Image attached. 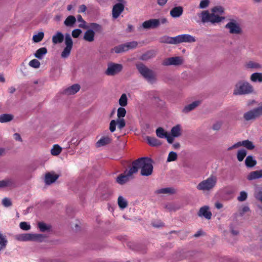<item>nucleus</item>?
<instances>
[{"instance_id": "1", "label": "nucleus", "mask_w": 262, "mask_h": 262, "mask_svg": "<svg viewBox=\"0 0 262 262\" xmlns=\"http://www.w3.org/2000/svg\"><path fill=\"white\" fill-rule=\"evenodd\" d=\"M224 12L225 9L223 7L216 6L212 8L210 11L204 10L198 13V15L203 23H209L215 25L225 20V17L222 16Z\"/></svg>"}, {"instance_id": "2", "label": "nucleus", "mask_w": 262, "mask_h": 262, "mask_svg": "<svg viewBox=\"0 0 262 262\" xmlns=\"http://www.w3.org/2000/svg\"><path fill=\"white\" fill-rule=\"evenodd\" d=\"M132 167H134L138 171L141 169V174L144 176H150L153 171V166L151 159L147 157H143L135 161Z\"/></svg>"}, {"instance_id": "3", "label": "nucleus", "mask_w": 262, "mask_h": 262, "mask_svg": "<svg viewBox=\"0 0 262 262\" xmlns=\"http://www.w3.org/2000/svg\"><path fill=\"white\" fill-rule=\"evenodd\" d=\"M217 183V177L211 174L206 179L201 181L197 185L196 189L204 193L209 192L213 190Z\"/></svg>"}, {"instance_id": "4", "label": "nucleus", "mask_w": 262, "mask_h": 262, "mask_svg": "<svg viewBox=\"0 0 262 262\" xmlns=\"http://www.w3.org/2000/svg\"><path fill=\"white\" fill-rule=\"evenodd\" d=\"M253 92V87L249 82L241 80L235 84L233 94L234 95H242L251 94Z\"/></svg>"}, {"instance_id": "5", "label": "nucleus", "mask_w": 262, "mask_h": 262, "mask_svg": "<svg viewBox=\"0 0 262 262\" xmlns=\"http://www.w3.org/2000/svg\"><path fill=\"white\" fill-rule=\"evenodd\" d=\"M136 67L139 73L149 83H153L156 82V75L152 70L142 63L137 64Z\"/></svg>"}, {"instance_id": "6", "label": "nucleus", "mask_w": 262, "mask_h": 262, "mask_svg": "<svg viewBox=\"0 0 262 262\" xmlns=\"http://www.w3.org/2000/svg\"><path fill=\"white\" fill-rule=\"evenodd\" d=\"M45 236L41 234L23 233L16 235L15 239L18 241L42 242Z\"/></svg>"}, {"instance_id": "7", "label": "nucleus", "mask_w": 262, "mask_h": 262, "mask_svg": "<svg viewBox=\"0 0 262 262\" xmlns=\"http://www.w3.org/2000/svg\"><path fill=\"white\" fill-rule=\"evenodd\" d=\"M136 172V169L131 167L129 170L125 171L123 173L117 177L116 182L120 185H123L131 179L133 178V175Z\"/></svg>"}, {"instance_id": "8", "label": "nucleus", "mask_w": 262, "mask_h": 262, "mask_svg": "<svg viewBox=\"0 0 262 262\" xmlns=\"http://www.w3.org/2000/svg\"><path fill=\"white\" fill-rule=\"evenodd\" d=\"M64 44L66 46L61 53V57L65 59L70 56L73 45L72 39L69 34H66Z\"/></svg>"}, {"instance_id": "9", "label": "nucleus", "mask_w": 262, "mask_h": 262, "mask_svg": "<svg viewBox=\"0 0 262 262\" xmlns=\"http://www.w3.org/2000/svg\"><path fill=\"white\" fill-rule=\"evenodd\" d=\"M231 34H239L242 33V29L239 23L234 19H230L229 21L225 26Z\"/></svg>"}, {"instance_id": "10", "label": "nucleus", "mask_w": 262, "mask_h": 262, "mask_svg": "<svg viewBox=\"0 0 262 262\" xmlns=\"http://www.w3.org/2000/svg\"><path fill=\"white\" fill-rule=\"evenodd\" d=\"M262 116V104L258 107L246 112L244 118L246 121L254 120Z\"/></svg>"}, {"instance_id": "11", "label": "nucleus", "mask_w": 262, "mask_h": 262, "mask_svg": "<svg viewBox=\"0 0 262 262\" xmlns=\"http://www.w3.org/2000/svg\"><path fill=\"white\" fill-rule=\"evenodd\" d=\"M167 22L165 18L160 20L158 19H150L145 21L142 24V27L145 29H151L157 28L160 24H164Z\"/></svg>"}, {"instance_id": "12", "label": "nucleus", "mask_w": 262, "mask_h": 262, "mask_svg": "<svg viewBox=\"0 0 262 262\" xmlns=\"http://www.w3.org/2000/svg\"><path fill=\"white\" fill-rule=\"evenodd\" d=\"M122 68V65L121 64L111 62L108 64L105 73L108 76H114L121 72Z\"/></svg>"}, {"instance_id": "13", "label": "nucleus", "mask_w": 262, "mask_h": 262, "mask_svg": "<svg viewBox=\"0 0 262 262\" xmlns=\"http://www.w3.org/2000/svg\"><path fill=\"white\" fill-rule=\"evenodd\" d=\"M184 60L183 57L180 56H176L169 57L163 60L162 64L165 66H180L183 63Z\"/></svg>"}, {"instance_id": "14", "label": "nucleus", "mask_w": 262, "mask_h": 262, "mask_svg": "<svg viewBox=\"0 0 262 262\" xmlns=\"http://www.w3.org/2000/svg\"><path fill=\"white\" fill-rule=\"evenodd\" d=\"M118 125V128L121 129L125 126V122L123 118H118L117 120H112L110 123V130L113 133L116 130V126Z\"/></svg>"}, {"instance_id": "15", "label": "nucleus", "mask_w": 262, "mask_h": 262, "mask_svg": "<svg viewBox=\"0 0 262 262\" xmlns=\"http://www.w3.org/2000/svg\"><path fill=\"white\" fill-rule=\"evenodd\" d=\"M176 36L177 44L182 42L191 43L196 41L195 37L189 34H181Z\"/></svg>"}, {"instance_id": "16", "label": "nucleus", "mask_w": 262, "mask_h": 262, "mask_svg": "<svg viewBox=\"0 0 262 262\" xmlns=\"http://www.w3.org/2000/svg\"><path fill=\"white\" fill-rule=\"evenodd\" d=\"M59 176L55 172H49L45 174V183L46 185H49L54 183L59 178Z\"/></svg>"}, {"instance_id": "17", "label": "nucleus", "mask_w": 262, "mask_h": 262, "mask_svg": "<svg viewBox=\"0 0 262 262\" xmlns=\"http://www.w3.org/2000/svg\"><path fill=\"white\" fill-rule=\"evenodd\" d=\"M156 135L160 138H166L169 143L173 142L172 137L162 127H159L156 129Z\"/></svg>"}, {"instance_id": "18", "label": "nucleus", "mask_w": 262, "mask_h": 262, "mask_svg": "<svg viewBox=\"0 0 262 262\" xmlns=\"http://www.w3.org/2000/svg\"><path fill=\"white\" fill-rule=\"evenodd\" d=\"M124 6L122 3H119L115 4L112 9V17L114 19L117 18L123 11Z\"/></svg>"}, {"instance_id": "19", "label": "nucleus", "mask_w": 262, "mask_h": 262, "mask_svg": "<svg viewBox=\"0 0 262 262\" xmlns=\"http://www.w3.org/2000/svg\"><path fill=\"white\" fill-rule=\"evenodd\" d=\"M80 86L78 84H74L65 89L63 93L66 95H72L77 93L80 90Z\"/></svg>"}, {"instance_id": "20", "label": "nucleus", "mask_w": 262, "mask_h": 262, "mask_svg": "<svg viewBox=\"0 0 262 262\" xmlns=\"http://www.w3.org/2000/svg\"><path fill=\"white\" fill-rule=\"evenodd\" d=\"M209 210V208L207 206H204L201 207L198 212V215L199 216H203L208 220L210 219L212 214Z\"/></svg>"}, {"instance_id": "21", "label": "nucleus", "mask_w": 262, "mask_h": 262, "mask_svg": "<svg viewBox=\"0 0 262 262\" xmlns=\"http://www.w3.org/2000/svg\"><path fill=\"white\" fill-rule=\"evenodd\" d=\"M112 141L111 137L109 135L102 136L96 143L97 147H100L105 146Z\"/></svg>"}, {"instance_id": "22", "label": "nucleus", "mask_w": 262, "mask_h": 262, "mask_svg": "<svg viewBox=\"0 0 262 262\" xmlns=\"http://www.w3.org/2000/svg\"><path fill=\"white\" fill-rule=\"evenodd\" d=\"M15 187V181L12 179L7 178L0 181V188L5 187L12 188Z\"/></svg>"}, {"instance_id": "23", "label": "nucleus", "mask_w": 262, "mask_h": 262, "mask_svg": "<svg viewBox=\"0 0 262 262\" xmlns=\"http://www.w3.org/2000/svg\"><path fill=\"white\" fill-rule=\"evenodd\" d=\"M182 134V127L181 125L177 124L176 126L172 127L171 129V135L170 136L172 137L173 141L174 138L180 137Z\"/></svg>"}, {"instance_id": "24", "label": "nucleus", "mask_w": 262, "mask_h": 262, "mask_svg": "<svg viewBox=\"0 0 262 262\" xmlns=\"http://www.w3.org/2000/svg\"><path fill=\"white\" fill-rule=\"evenodd\" d=\"M200 103L201 101L199 100L193 101L191 103L186 105L183 108L182 112L184 113H188L190 111L194 110L196 107H198L200 105Z\"/></svg>"}, {"instance_id": "25", "label": "nucleus", "mask_w": 262, "mask_h": 262, "mask_svg": "<svg viewBox=\"0 0 262 262\" xmlns=\"http://www.w3.org/2000/svg\"><path fill=\"white\" fill-rule=\"evenodd\" d=\"M262 178V169L250 172L247 177L248 180L251 181Z\"/></svg>"}, {"instance_id": "26", "label": "nucleus", "mask_w": 262, "mask_h": 262, "mask_svg": "<svg viewBox=\"0 0 262 262\" xmlns=\"http://www.w3.org/2000/svg\"><path fill=\"white\" fill-rule=\"evenodd\" d=\"M95 32L93 30L89 29L84 34L83 39L86 41L92 42L95 39Z\"/></svg>"}, {"instance_id": "27", "label": "nucleus", "mask_w": 262, "mask_h": 262, "mask_svg": "<svg viewBox=\"0 0 262 262\" xmlns=\"http://www.w3.org/2000/svg\"><path fill=\"white\" fill-rule=\"evenodd\" d=\"M183 11L182 7L179 6L172 8L170 12V14L172 17H179L182 14Z\"/></svg>"}, {"instance_id": "28", "label": "nucleus", "mask_w": 262, "mask_h": 262, "mask_svg": "<svg viewBox=\"0 0 262 262\" xmlns=\"http://www.w3.org/2000/svg\"><path fill=\"white\" fill-rule=\"evenodd\" d=\"M160 42L162 43L176 45L177 44V36L169 37L164 36L160 38Z\"/></svg>"}, {"instance_id": "29", "label": "nucleus", "mask_w": 262, "mask_h": 262, "mask_svg": "<svg viewBox=\"0 0 262 262\" xmlns=\"http://www.w3.org/2000/svg\"><path fill=\"white\" fill-rule=\"evenodd\" d=\"M64 39V35L60 32H57L52 37V42L54 44L61 43Z\"/></svg>"}, {"instance_id": "30", "label": "nucleus", "mask_w": 262, "mask_h": 262, "mask_svg": "<svg viewBox=\"0 0 262 262\" xmlns=\"http://www.w3.org/2000/svg\"><path fill=\"white\" fill-rule=\"evenodd\" d=\"M76 18L73 15L68 16L64 21V25L68 27H73Z\"/></svg>"}, {"instance_id": "31", "label": "nucleus", "mask_w": 262, "mask_h": 262, "mask_svg": "<svg viewBox=\"0 0 262 262\" xmlns=\"http://www.w3.org/2000/svg\"><path fill=\"white\" fill-rule=\"evenodd\" d=\"M250 80L253 82H262V73H254L251 74L250 76Z\"/></svg>"}, {"instance_id": "32", "label": "nucleus", "mask_w": 262, "mask_h": 262, "mask_svg": "<svg viewBox=\"0 0 262 262\" xmlns=\"http://www.w3.org/2000/svg\"><path fill=\"white\" fill-rule=\"evenodd\" d=\"M146 139L148 143L152 146H158L161 144V142L155 137L147 136Z\"/></svg>"}, {"instance_id": "33", "label": "nucleus", "mask_w": 262, "mask_h": 262, "mask_svg": "<svg viewBox=\"0 0 262 262\" xmlns=\"http://www.w3.org/2000/svg\"><path fill=\"white\" fill-rule=\"evenodd\" d=\"M157 194H172L174 193V190L170 187L162 188L156 190Z\"/></svg>"}, {"instance_id": "34", "label": "nucleus", "mask_w": 262, "mask_h": 262, "mask_svg": "<svg viewBox=\"0 0 262 262\" xmlns=\"http://www.w3.org/2000/svg\"><path fill=\"white\" fill-rule=\"evenodd\" d=\"M47 53V50L46 48L42 47L38 49L34 54L35 57L41 59L43 56Z\"/></svg>"}, {"instance_id": "35", "label": "nucleus", "mask_w": 262, "mask_h": 262, "mask_svg": "<svg viewBox=\"0 0 262 262\" xmlns=\"http://www.w3.org/2000/svg\"><path fill=\"white\" fill-rule=\"evenodd\" d=\"M117 203L119 208L121 209L125 208L127 206V201L122 196H119L117 200Z\"/></svg>"}, {"instance_id": "36", "label": "nucleus", "mask_w": 262, "mask_h": 262, "mask_svg": "<svg viewBox=\"0 0 262 262\" xmlns=\"http://www.w3.org/2000/svg\"><path fill=\"white\" fill-rule=\"evenodd\" d=\"M13 119V116L11 114H5L0 115V122L6 123L11 121Z\"/></svg>"}, {"instance_id": "37", "label": "nucleus", "mask_w": 262, "mask_h": 262, "mask_svg": "<svg viewBox=\"0 0 262 262\" xmlns=\"http://www.w3.org/2000/svg\"><path fill=\"white\" fill-rule=\"evenodd\" d=\"M245 164L248 167H252L256 164V161L251 156H248L245 160Z\"/></svg>"}, {"instance_id": "38", "label": "nucleus", "mask_w": 262, "mask_h": 262, "mask_svg": "<svg viewBox=\"0 0 262 262\" xmlns=\"http://www.w3.org/2000/svg\"><path fill=\"white\" fill-rule=\"evenodd\" d=\"M245 67L246 69H258L261 68V65L256 62L252 61H249L245 64Z\"/></svg>"}, {"instance_id": "39", "label": "nucleus", "mask_w": 262, "mask_h": 262, "mask_svg": "<svg viewBox=\"0 0 262 262\" xmlns=\"http://www.w3.org/2000/svg\"><path fill=\"white\" fill-rule=\"evenodd\" d=\"M62 151V148L58 144H55L51 149L52 155L57 156L59 155Z\"/></svg>"}, {"instance_id": "40", "label": "nucleus", "mask_w": 262, "mask_h": 262, "mask_svg": "<svg viewBox=\"0 0 262 262\" xmlns=\"http://www.w3.org/2000/svg\"><path fill=\"white\" fill-rule=\"evenodd\" d=\"M126 49V46H125V44H123L114 47L112 49V51L116 53H120L127 51Z\"/></svg>"}, {"instance_id": "41", "label": "nucleus", "mask_w": 262, "mask_h": 262, "mask_svg": "<svg viewBox=\"0 0 262 262\" xmlns=\"http://www.w3.org/2000/svg\"><path fill=\"white\" fill-rule=\"evenodd\" d=\"M77 19V21L79 23L78 27L79 28L82 29H88V26H86V23L84 19L82 18V16L80 15H78L76 18Z\"/></svg>"}, {"instance_id": "42", "label": "nucleus", "mask_w": 262, "mask_h": 262, "mask_svg": "<svg viewBox=\"0 0 262 262\" xmlns=\"http://www.w3.org/2000/svg\"><path fill=\"white\" fill-rule=\"evenodd\" d=\"M119 104L121 107L126 106L127 104V97L125 94L121 95L119 99Z\"/></svg>"}, {"instance_id": "43", "label": "nucleus", "mask_w": 262, "mask_h": 262, "mask_svg": "<svg viewBox=\"0 0 262 262\" xmlns=\"http://www.w3.org/2000/svg\"><path fill=\"white\" fill-rule=\"evenodd\" d=\"M247 155V151L244 149H242L238 150L237 153V158L238 161H242Z\"/></svg>"}, {"instance_id": "44", "label": "nucleus", "mask_w": 262, "mask_h": 262, "mask_svg": "<svg viewBox=\"0 0 262 262\" xmlns=\"http://www.w3.org/2000/svg\"><path fill=\"white\" fill-rule=\"evenodd\" d=\"M242 146L249 150H252L254 148L253 143L248 140L242 141Z\"/></svg>"}, {"instance_id": "45", "label": "nucleus", "mask_w": 262, "mask_h": 262, "mask_svg": "<svg viewBox=\"0 0 262 262\" xmlns=\"http://www.w3.org/2000/svg\"><path fill=\"white\" fill-rule=\"evenodd\" d=\"M90 29L93 30L94 32H101L102 30V28L101 25L96 23H91L90 25Z\"/></svg>"}, {"instance_id": "46", "label": "nucleus", "mask_w": 262, "mask_h": 262, "mask_svg": "<svg viewBox=\"0 0 262 262\" xmlns=\"http://www.w3.org/2000/svg\"><path fill=\"white\" fill-rule=\"evenodd\" d=\"M44 33L42 32H38L33 36L32 39L34 42H40L43 38Z\"/></svg>"}, {"instance_id": "47", "label": "nucleus", "mask_w": 262, "mask_h": 262, "mask_svg": "<svg viewBox=\"0 0 262 262\" xmlns=\"http://www.w3.org/2000/svg\"><path fill=\"white\" fill-rule=\"evenodd\" d=\"M126 114V111L123 107H120L117 109L118 118H123Z\"/></svg>"}, {"instance_id": "48", "label": "nucleus", "mask_w": 262, "mask_h": 262, "mask_svg": "<svg viewBox=\"0 0 262 262\" xmlns=\"http://www.w3.org/2000/svg\"><path fill=\"white\" fill-rule=\"evenodd\" d=\"M164 208L168 211H176L179 207L172 203H167L164 205Z\"/></svg>"}, {"instance_id": "49", "label": "nucleus", "mask_w": 262, "mask_h": 262, "mask_svg": "<svg viewBox=\"0 0 262 262\" xmlns=\"http://www.w3.org/2000/svg\"><path fill=\"white\" fill-rule=\"evenodd\" d=\"M178 155L176 152L173 151H171L169 153L167 162H169L171 161H176L177 159Z\"/></svg>"}, {"instance_id": "50", "label": "nucleus", "mask_w": 262, "mask_h": 262, "mask_svg": "<svg viewBox=\"0 0 262 262\" xmlns=\"http://www.w3.org/2000/svg\"><path fill=\"white\" fill-rule=\"evenodd\" d=\"M125 46H126V51H128L129 50L133 49L136 48L137 47L138 43L136 41H132L129 42H127L125 44Z\"/></svg>"}, {"instance_id": "51", "label": "nucleus", "mask_w": 262, "mask_h": 262, "mask_svg": "<svg viewBox=\"0 0 262 262\" xmlns=\"http://www.w3.org/2000/svg\"><path fill=\"white\" fill-rule=\"evenodd\" d=\"M29 65L34 68L37 69L40 67V62L37 59H33L31 60L29 63Z\"/></svg>"}, {"instance_id": "52", "label": "nucleus", "mask_w": 262, "mask_h": 262, "mask_svg": "<svg viewBox=\"0 0 262 262\" xmlns=\"http://www.w3.org/2000/svg\"><path fill=\"white\" fill-rule=\"evenodd\" d=\"M210 4V0H201L199 4L200 9H205L207 8Z\"/></svg>"}, {"instance_id": "53", "label": "nucleus", "mask_w": 262, "mask_h": 262, "mask_svg": "<svg viewBox=\"0 0 262 262\" xmlns=\"http://www.w3.org/2000/svg\"><path fill=\"white\" fill-rule=\"evenodd\" d=\"M2 204L5 207H8L12 205V202L10 199L8 198H4L2 200Z\"/></svg>"}, {"instance_id": "54", "label": "nucleus", "mask_w": 262, "mask_h": 262, "mask_svg": "<svg viewBox=\"0 0 262 262\" xmlns=\"http://www.w3.org/2000/svg\"><path fill=\"white\" fill-rule=\"evenodd\" d=\"M20 228L23 230H29L31 228V226L30 224H29L27 222H22L19 224Z\"/></svg>"}, {"instance_id": "55", "label": "nucleus", "mask_w": 262, "mask_h": 262, "mask_svg": "<svg viewBox=\"0 0 262 262\" xmlns=\"http://www.w3.org/2000/svg\"><path fill=\"white\" fill-rule=\"evenodd\" d=\"M247 198V193L244 191L240 192L239 195L237 197V200L239 202H243Z\"/></svg>"}, {"instance_id": "56", "label": "nucleus", "mask_w": 262, "mask_h": 262, "mask_svg": "<svg viewBox=\"0 0 262 262\" xmlns=\"http://www.w3.org/2000/svg\"><path fill=\"white\" fill-rule=\"evenodd\" d=\"M255 198L262 203V190L257 189L254 193Z\"/></svg>"}, {"instance_id": "57", "label": "nucleus", "mask_w": 262, "mask_h": 262, "mask_svg": "<svg viewBox=\"0 0 262 262\" xmlns=\"http://www.w3.org/2000/svg\"><path fill=\"white\" fill-rule=\"evenodd\" d=\"M38 227L39 228V230L42 232L46 231L49 229V227L43 223H39L38 224Z\"/></svg>"}, {"instance_id": "58", "label": "nucleus", "mask_w": 262, "mask_h": 262, "mask_svg": "<svg viewBox=\"0 0 262 262\" xmlns=\"http://www.w3.org/2000/svg\"><path fill=\"white\" fill-rule=\"evenodd\" d=\"M82 31L79 29H75L72 32V36L74 38H77L81 34Z\"/></svg>"}, {"instance_id": "59", "label": "nucleus", "mask_w": 262, "mask_h": 262, "mask_svg": "<svg viewBox=\"0 0 262 262\" xmlns=\"http://www.w3.org/2000/svg\"><path fill=\"white\" fill-rule=\"evenodd\" d=\"M222 125V122L218 121L215 122L212 126V129L215 130H219Z\"/></svg>"}, {"instance_id": "60", "label": "nucleus", "mask_w": 262, "mask_h": 262, "mask_svg": "<svg viewBox=\"0 0 262 262\" xmlns=\"http://www.w3.org/2000/svg\"><path fill=\"white\" fill-rule=\"evenodd\" d=\"M242 141H239V142H238L234 144L231 146L228 147V150H232V149H233L234 148H239V147L242 146Z\"/></svg>"}, {"instance_id": "61", "label": "nucleus", "mask_w": 262, "mask_h": 262, "mask_svg": "<svg viewBox=\"0 0 262 262\" xmlns=\"http://www.w3.org/2000/svg\"><path fill=\"white\" fill-rule=\"evenodd\" d=\"M250 211V208L247 206H244L242 207V208L240 210V213L241 215L244 214L245 213L248 212Z\"/></svg>"}, {"instance_id": "62", "label": "nucleus", "mask_w": 262, "mask_h": 262, "mask_svg": "<svg viewBox=\"0 0 262 262\" xmlns=\"http://www.w3.org/2000/svg\"><path fill=\"white\" fill-rule=\"evenodd\" d=\"M86 10V7L84 5H81L79 6L78 12L83 13Z\"/></svg>"}, {"instance_id": "63", "label": "nucleus", "mask_w": 262, "mask_h": 262, "mask_svg": "<svg viewBox=\"0 0 262 262\" xmlns=\"http://www.w3.org/2000/svg\"><path fill=\"white\" fill-rule=\"evenodd\" d=\"M13 136H14V138L15 139V140L19 141V142L22 141V139L21 138V136L18 133H15L14 134Z\"/></svg>"}, {"instance_id": "64", "label": "nucleus", "mask_w": 262, "mask_h": 262, "mask_svg": "<svg viewBox=\"0 0 262 262\" xmlns=\"http://www.w3.org/2000/svg\"><path fill=\"white\" fill-rule=\"evenodd\" d=\"M215 207L217 209H221L223 207V205L222 203L217 202L215 203Z\"/></svg>"}]
</instances>
